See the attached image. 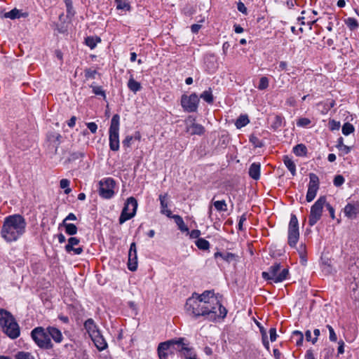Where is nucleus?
Returning a JSON list of instances; mask_svg holds the SVG:
<instances>
[{"mask_svg": "<svg viewBox=\"0 0 359 359\" xmlns=\"http://www.w3.org/2000/svg\"><path fill=\"white\" fill-rule=\"evenodd\" d=\"M339 151V155L343 156L345 154H348L351 152V148L348 146L344 145L342 147H339L337 148Z\"/></svg>", "mask_w": 359, "mask_h": 359, "instance_id": "5fc2aeb1", "label": "nucleus"}, {"mask_svg": "<svg viewBox=\"0 0 359 359\" xmlns=\"http://www.w3.org/2000/svg\"><path fill=\"white\" fill-rule=\"evenodd\" d=\"M341 127V124L339 121H335L334 119L329 121V128L331 130H339Z\"/></svg>", "mask_w": 359, "mask_h": 359, "instance_id": "8fccbe9b", "label": "nucleus"}, {"mask_svg": "<svg viewBox=\"0 0 359 359\" xmlns=\"http://www.w3.org/2000/svg\"><path fill=\"white\" fill-rule=\"evenodd\" d=\"M48 332L50 339H52L55 343H61L63 340V336L61 331L57 327L53 326L48 327Z\"/></svg>", "mask_w": 359, "mask_h": 359, "instance_id": "a211bd4d", "label": "nucleus"}, {"mask_svg": "<svg viewBox=\"0 0 359 359\" xmlns=\"http://www.w3.org/2000/svg\"><path fill=\"white\" fill-rule=\"evenodd\" d=\"M214 257L215 259L221 258L228 263L235 261L237 257L235 254L229 252H217L215 253Z\"/></svg>", "mask_w": 359, "mask_h": 359, "instance_id": "6ab92c4d", "label": "nucleus"}, {"mask_svg": "<svg viewBox=\"0 0 359 359\" xmlns=\"http://www.w3.org/2000/svg\"><path fill=\"white\" fill-rule=\"evenodd\" d=\"M84 327L87 330L90 337L100 331L92 318H89L86 320L84 323Z\"/></svg>", "mask_w": 359, "mask_h": 359, "instance_id": "5701e85b", "label": "nucleus"}, {"mask_svg": "<svg viewBox=\"0 0 359 359\" xmlns=\"http://www.w3.org/2000/svg\"><path fill=\"white\" fill-rule=\"evenodd\" d=\"M297 251L301 259H303L306 257V246L304 244H301L299 246Z\"/></svg>", "mask_w": 359, "mask_h": 359, "instance_id": "bf43d9fd", "label": "nucleus"}, {"mask_svg": "<svg viewBox=\"0 0 359 359\" xmlns=\"http://www.w3.org/2000/svg\"><path fill=\"white\" fill-rule=\"evenodd\" d=\"M15 359H35V357L29 352L18 351L14 356Z\"/></svg>", "mask_w": 359, "mask_h": 359, "instance_id": "58836bf2", "label": "nucleus"}, {"mask_svg": "<svg viewBox=\"0 0 359 359\" xmlns=\"http://www.w3.org/2000/svg\"><path fill=\"white\" fill-rule=\"evenodd\" d=\"M187 132L191 135H203L205 132L204 127L198 123H192L187 128Z\"/></svg>", "mask_w": 359, "mask_h": 359, "instance_id": "b1692460", "label": "nucleus"}, {"mask_svg": "<svg viewBox=\"0 0 359 359\" xmlns=\"http://www.w3.org/2000/svg\"><path fill=\"white\" fill-rule=\"evenodd\" d=\"M170 218H172L175 220L176 224L178 226V229L182 232H189V228L184 224V220L181 216L178 215H171Z\"/></svg>", "mask_w": 359, "mask_h": 359, "instance_id": "393cba45", "label": "nucleus"}, {"mask_svg": "<svg viewBox=\"0 0 359 359\" xmlns=\"http://www.w3.org/2000/svg\"><path fill=\"white\" fill-rule=\"evenodd\" d=\"M246 219H247V217H246V215L245 214H243L240 217L239 222H238V229L240 231L243 230V224L244 222L246 221Z\"/></svg>", "mask_w": 359, "mask_h": 359, "instance_id": "338daca9", "label": "nucleus"}, {"mask_svg": "<svg viewBox=\"0 0 359 359\" xmlns=\"http://www.w3.org/2000/svg\"><path fill=\"white\" fill-rule=\"evenodd\" d=\"M184 307L188 315L195 318L203 317L210 322L223 320L227 314L226 309L211 290H205L201 294L194 292L187 299Z\"/></svg>", "mask_w": 359, "mask_h": 359, "instance_id": "f257e3e1", "label": "nucleus"}, {"mask_svg": "<svg viewBox=\"0 0 359 359\" xmlns=\"http://www.w3.org/2000/svg\"><path fill=\"white\" fill-rule=\"evenodd\" d=\"M319 189V178L314 173L309 174V183L306 196L307 202H311L316 197Z\"/></svg>", "mask_w": 359, "mask_h": 359, "instance_id": "f8f14e48", "label": "nucleus"}, {"mask_svg": "<svg viewBox=\"0 0 359 359\" xmlns=\"http://www.w3.org/2000/svg\"><path fill=\"white\" fill-rule=\"evenodd\" d=\"M169 342H161L158 346V355L160 359H168V354L167 353L169 351Z\"/></svg>", "mask_w": 359, "mask_h": 359, "instance_id": "412c9836", "label": "nucleus"}, {"mask_svg": "<svg viewBox=\"0 0 359 359\" xmlns=\"http://www.w3.org/2000/svg\"><path fill=\"white\" fill-rule=\"evenodd\" d=\"M182 359H198L196 353L192 348L187 346L180 354Z\"/></svg>", "mask_w": 359, "mask_h": 359, "instance_id": "cd10ccee", "label": "nucleus"}, {"mask_svg": "<svg viewBox=\"0 0 359 359\" xmlns=\"http://www.w3.org/2000/svg\"><path fill=\"white\" fill-rule=\"evenodd\" d=\"M90 338L98 350L103 351L107 348V344L100 331L92 335Z\"/></svg>", "mask_w": 359, "mask_h": 359, "instance_id": "f3484780", "label": "nucleus"}, {"mask_svg": "<svg viewBox=\"0 0 359 359\" xmlns=\"http://www.w3.org/2000/svg\"><path fill=\"white\" fill-rule=\"evenodd\" d=\"M127 86L128 88L134 93L140 91L142 88L140 83L136 81L133 75L130 76Z\"/></svg>", "mask_w": 359, "mask_h": 359, "instance_id": "a878e982", "label": "nucleus"}, {"mask_svg": "<svg viewBox=\"0 0 359 359\" xmlns=\"http://www.w3.org/2000/svg\"><path fill=\"white\" fill-rule=\"evenodd\" d=\"M97 73V72L96 70H93L91 69H87L85 70V76L86 79H95Z\"/></svg>", "mask_w": 359, "mask_h": 359, "instance_id": "6e6d98bb", "label": "nucleus"}, {"mask_svg": "<svg viewBox=\"0 0 359 359\" xmlns=\"http://www.w3.org/2000/svg\"><path fill=\"white\" fill-rule=\"evenodd\" d=\"M326 203V197L320 196L311 206L309 217V224L311 226L315 225L321 218L323 210Z\"/></svg>", "mask_w": 359, "mask_h": 359, "instance_id": "6e6552de", "label": "nucleus"}, {"mask_svg": "<svg viewBox=\"0 0 359 359\" xmlns=\"http://www.w3.org/2000/svg\"><path fill=\"white\" fill-rule=\"evenodd\" d=\"M31 337L39 348L46 350L52 349L53 348V344L48 332V327L46 328L43 327H35L31 332Z\"/></svg>", "mask_w": 359, "mask_h": 359, "instance_id": "39448f33", "label": "nucleus"}, {"mask_svg": "<svg viewBox=\"0 0 359 359\" xmlns=\"http://www.w3.org/2000/svg\"><path fill=\"white\" fill-rule=\"evenodd\" d=\"M90 87L92 88L93 89V93L96 95H100L102 96L104 99H106V94H105V92L104 90L102 89V88L101 86H93V85H91Z\"/></svg>", "mask_w": 359, "mask_h": 359, "instance_id": "49530a36", "label": "nucleus"}, {"mask_svg": "<svg viewBox=\"0 0 359 359\" xmlns=\"http://www.w3.org/2000/svg\"><path fill=\"white\" fill-rule=\"evenodd\" d=\"M250 142L254 145L255 147L261 148L264 146L262 141L254 135L250 137Z\"/></svg>", "mask_w": 359, "mask_h": 359, "instance_id": "de8ad7c7", "label": "nucleus"}, {"mask_svg": "<svg viewBox=\"0 0 359 359\" xmlns=\"http://www.w3.org/2000/svg\"><path fill=\"white\" fill-rule=\"evenodd\" d=\"M237 9L238 10V11H240L241 13H243V14H247L248 13V10H247V8L246 6H245V4L241 2V1H239L238 4H237Z\"/></svg>", "mask_w": 359, "mask_h": 359, "instance_id": "680f3d73", "label": "nucleus"}, {"mask_svg": "<svg viewBox=\"0 0 359 359\" xmlns=\"http://www.w3.org/2000/svg\"><path fill=\"white\" fill-rule=\"evenodd\" d=\"M262 278L266 280H271L275 283L285 280L289 276L288 269H281L280 263H275L269 268L268 271H263Z\"/></svg>", "mask_w": 359, "mask_h": 359, "instance_id": "20e7f679", "label": "nucleus"}, {"mask_svg": "<svg viewBox=\"0 0 359 359\" xmlns=\"http://www.w3.org/2000/svg\"><path fill=\"white\" fill-rule=\"evenodd\" d=\"M61 135L59 133H53L48 135V140L50 142H57L60 143Z\"/></svg>", "mask_w": 359, "mask_h": 359, "instance_id": "13d9d810", "label": "nucleus"}, {"mask_svg": "<svg viewBox=\"0 0 359 359\" xmlns=\"http://www.w3.org/2000/svg\"><path fill=\"white\" fill-rule=\"evenodd\" d=\"M70 182L67 179H62L60 182V187L61 189H65V193L66 194H69L72 189L69 187Z\"/></svg>", "mask_w": 359, "mask_h": 359, "instance_id": "37998d69", "label": "nucleus"}, {"mask_svg": "<svg viewBox=\"0 0 359 359\" xmlns=\"http://www.w3.org/2000/svg\"><path fill=\"white\" fill-rule=\"evenodd\" d=\"M213 205L217 211L226 212L227 210V205L224 200L216 201L213 203Z\"/></svg>", "mask_w": 359, "mask_h": 359, "instance_id": "ea45409f", "label": "nucleus"}, {"mask_svg": "<svg viewBox=\"0 0 359 359\" xmlns=\"http://www.w3.org/2000/svg\"><path fill=\"white\" fill-rule=\"evenodd\" d=\"M345 182L344 177L341 175H337L334 177L333 183L335 187H340Z\"/></svg>", "mask_w": 359, "mask_h": 359, "instance_id": "09e8293b", "label": "nucleus"}, {"mask_svg": "<svg viewBox=\"0 0 359 359\" xmlns=\"http://www.w3.org/2000/svg\"><path fill=\"white\" fill-rule=\"evenodd\" d=\"M128 268L131 271H136L137 268V252H128Z\"/></svg>", "mask_w": 359, "mask_h": 359, "instance_id": "aec40b11", "label": "nucleus"}, {"mask_svg": "<svg viewBox=\"0 0 359 359\" xmlns=\"http://www.w3.org/2000/svg\"><path fill=\"white\" fill-rule=\"evenodd\" d=\"M133 139V137L131 135L126 136V138L122 142L123 146L124 147H130L131 142H132Z\"/></svg>", "mask_w": 359, "mask_h": 359, "instance_id": "e2e57ef3", "label": "nucleus"}, {"mask_svg": "<svg viewBox=\"0 0 359 359\" xmlns=\"http://www.w3.org/2000/svg\"><path fill=\"white\" fill-rule=\"evenodd\" d=\"M189 236L191 238H200L199 236H201V231L198 229L192 230L189 233Z\"/></svg>", "mask_w": 359, "mask_h": 359, "instance_id": "69168bd1", "label": "nucleus"}, {"mask_svg": "<svg viewBox=\"0 0 359 359\" xmlns=\"http://www.w3.org/2000/svg\"><path fill=\"white\" fill-rule=\"evenodd\" d=\"M293 153L297 156H304L307 154V148L303 144H298L293 147Z\"/></svg>", "mask_w": 359, "mask_h": 359, "instance_id": "c756f323", "label": "nucleus"}, {"mask_svg": "<svg viewBox=\"0 0 359 359\" xmlns=\"http://www.w3.org/2000/svg\"><path fill=\"white\" fill-rule=\"evenodd\" d=\"M344 213L349 219H354L359 213V203H348L344 208Z\"/></svg>", "mask_w": 359, "mask_h": 359, "instance_id": "2eb2a0df", "label": "nucleus"}, {"mask_svg": "<svg viewBox=\"0 0 359 359\" xmlns=\"http://www.w3.org/2000/svg\"><path fill=\"white\" fill-rule=\"evenodd\" d=\"M327 329L329 330V332H330V336H329L330 340L331 341H336L337 340V337L336 333L334 332V329L330 325H327Z\"/></svg>", "mask_w": 359, "mask_h": 359, "instance_id": "603ef678", "label": "nucleus"}, {"mask_svg": "<svg viewBox=\"0 0 359 359\" xmlns=\"http://www.w3.org/2000/svg\"><path fill=\"white\" fill-rule=\"evenodd\" d=\"M101 41V39L100 37L97 36H88L85 39V43L86 46L90 48V49H93L95 48L97 44Z\"/></svg>", "mask_w": 359, "mask_h": 359, "instance_id": "473e14b6", "label": "nucleus"}, {"mask_svg": "<svg viewBox=\"0 0 359 359\" xmlns=\"http://www.w3.org/2000/svg\"><path fill=\"white\" fill-rule=\"evenodd\" d=\"M305 359H316L312 349H309L306 351L305 354Z\"/></svg>", "mask_w": 359, "mask_h": 359, "instance_id": "774afa93", "label": "nucleus"}, {"mask_svg": "<svg viewBox=\"0 0 359 359\" xmlns=\"http://www.w3.org/2000/svg\"><path fill=\"white\" fill-rule=\"evenodd\" d=\"M0 327L3 332L11 339L20 336V327L11 313L5 309H0Z\"/></svg>", "mask_w": 359, "mask_h": 359, "instance_id": "7ed1b4c3", "label": "nucleus"}, {"mask_svg": "<svg viewBox=\"0 0 359 359\" xmlns=\"http://www.w3.org/2000/svg\"><path fill=\"white\" fill-rule=\"evenodd\" d=\"M84 157V153L81 151L72 152L69 154L68 158L65 161V163H72L78 159H81Z\"/></svg>", "mask_w": 359, "mask_h": 359, "instance_id": "e433bc0d", "label": "nucleus"}, {"mask_svg": "<svg viewBox=\"0 0 359 359\" xmlns=\"http://www.w3.org/2000/svg\"><path fill=\"white\" fill-rule=\"evenodd\" d=\"M115 181L113 178L107 177L104 180H102L99 182L100 189L99 194L100 196L106 199H109L112 198L114 195V187H115Z\"/></svg>", "mask_w": 359, "mask_h": 359, "instance_id": "9b49d317", "label": "nucleus"}, {"mask_svg": "<svg viewBox=\"0 0 359 359\" xmlns=\"http://www.w3.org/2000/svg\"><path fill=\"white\" fill-rule=\"evenodd\" d=\"M269 79L266 76H262L259 80V83L257 88L260 90H265L269 87Z\"/></svg>", "mask_w": 359, "mask_h": 359, "instance_id": "c03bdc74", "label": "nucleus"}, {"mask_svg": "<svg viewBox=\"0 0 359 359\" xmlns=\"http://www.w3.org/2000/svg\"><path fill=\"white\" fill-rule=\"evenodd\" d=\"M344 22L351 31H353L358 27V22L357 20L353 18H348L344 20Z\"/></svg>", "mask_w": 359, "mask_h": 359, "instance_id": "4c0bfd02", "label": "nucleus"}, {"mask_svg": "<svg viewBox=\"0 0 359 359\" xmlns=\"http://www.w3.org/2000/svg\"><path fill=\"white\" fill-rule=\"evenodd\" d=\"M27 222L18 214L9 215L4 219L1 230V237L7 242L16 241L25 232Z\"/></svg>", "mask_w": 359, "mask_h": 359, "instance_id": "f03ea898", "label": "nucleus"}, {"mask_svg": "<svg viewBox=\"0 0 359 359\" xmlns=\"http://www.w3.org/2000/svg\"><path fill=\"white\" fill-rule=\"evenodd\" d=\"M184 338L174 339L171 340L166 341L165 342H169V348L175 350L181 354L182 352L185 349L187 345L184 342Z\"/></svg>", "mask_w": 359, "mask_h": 359, "instance_id": "4468645a", "label": "nucleus"}, {"mask_svg": "<svg viewBox=\"0 0 359 359\" xmlns=\"http://www.w3.org/2000/svg\"><path fill=\"white\" fill-rule=\"evenodd\" d=\"M250 122V120L248 118V115L246 114H241L239 116V117L237 118L235 125L237 128H241L246 125H248Z\"/></svg>", "mask_w": 359, "mask_h": 359, "instance_id": "7c9ffc66", "label": "nucleus"}, {"mask_svg": "<svg viewBox=\"0 0 359 359\" xmlns=\"http://www.w3.org/2000/svg\"><path fill=\"white\" fill-rule=\"evenodd\" d=\"M66 7L67 15H74L73 5L72 0H64Z\"/></svg>", "mask_w": 359, "mask_h": 359, "instance_id": "864d4df0", "label": "nucleus"}, {"mask_svg": "<svg viewBox=\"0 0 359 359\" xmlns=\"http://www.w3.org/2000/svg\"><path fill=\"white\" fill-rule=\"evenodd\" d=\"M60 226H63L65 228V232L69 236H73L77 233V227L74 224L65 223V221H62Z\"/></svg>", "mask_w": 359, "mask_h": 359, "instance_id": "c85d7f7f", "label": "nucleus"}, {"mask_svg": "<svg viewBox=\"0 0 359 359\" xmlns=\"http://www.w3.org/2000/svg\"><path fill=\"white\" fill-rule=\"evenodd\" d=\"M137 208V201L134 197H130L127 199L126 203L121 211L118 219L120 224H123L127 220L133 218Z\"/></svg>", "mask_w": 359, "mask_h": 359, "instance_id": "1a4fd4ad", "label": "nucleus"}, {"mask_svg": "<svg viewBox=\"0 0 359 359\" xmlns=\"http://www.w3.org/2000/svg\"><path fill=\"white\" fill-rule=\"evenodd\" d=\"M117 10H123L129 11L131 8L128 0H115Z\"/></svg>", "mask_w": 359, "mask_h": 359, "instance_id": "2f4dec72", "label": "nucleus"}, {"mask_svg": "<svg viewBox=\"0 0 359 359\" xmlns=\"http://www.w3.org/2000/svg\"><path fill=\"white\" fill-rule=\"evenodd\" d=\"M159 201L161 204V213L171 217L172 212L168 209V194L159 195Z\"/></svg>", "mask_w": 359, "mask_h": 359, "instance_id": "dca6fc26", "label": "nucleus"}, {"mask_svg": "<svg viewBox=\"0 0 359 359\" xmlns=\"http://www.w3.org/2000/svg\"><path fill=\"white\" fill-rule=\"evenodd\" d=\"M311 123V120L308 118H300L297 122V125L299 127H306Z\"/></svg>", "mask_w": 359, "mask_h": 359, "instance_id": "3c124183", "label": "nucleus"}, {"mask_svg": "<svg viewBox=\"0 0 359 359\" xmlns=\"http://www.w3.org/2000/svg\"><path fill=\"white\" fill-rule=\"evenodd\" d=\"M292 339H296V344L298 346H300L303 344L304 341V335L302 332L295 330L292 332Z\"/></svg>", "mask_w": 359, "mask_h": 359, "instance_id": "a19ab883", "label": "nucleus"}, {"mask_svg": "<svg viewBox=\"0 0 359 359\" xmlns=\"http://www.w3.org/2000/svg\"><path fill=\"white\" fill-rule=\"evenodd\" d=\"M80 240L76 237H70L68 239V243L65 245V248L67 253L71 255H81L83 249L82 247L73 248V246H76L79 244Z\"/></svg>", "mask_w": 359, "mask_h": 359, "instance_id": "ddd939ff", "label": "nucleus"}, {"mask_svg": "<svg viewBox=\"0 0 359 359\" xmlns=\"http://www.w3.org/2000/svg\"><path fill=\"white\" fill-rule=\"evenodd\" d=\"M199 101V97L195 93L190 95L184 94L181 97V106L186 112H196L198 110Z\"/></svg>", "mask_w": 359, "mask_h": 359, "instance_id": "9d476101", "label": "nucleus"}, {"mask_svg": "<svg viewBox=\"0 0 359 359\" xmlns=\"http://www.w3.org/2000/svg\"><path fill=\"white\" fill-rule=\"evenodd\" d=\"M261 165L259 163H253L249 168V175L253 180H257L260 177Z\"/></svg>", "mask_w": 359, "mask_h": 359, "instance_id": "4be33fe9", "label": "nucleus"}, {"mask_svg": "<svg viewBox=\"0 0 359 359\" xmlns=\"http://www.w3.org/2000/svg\"><path fill=\"white\" fill-rule=\"evenodd\" d=\"M334 348L332 347L325 348L320 353V356L323 357L325 359H329L332 356L334 353Z\"/></svg>", "mask_w": 359, "mask_h": 359, "instance_id": "a18cd8bd", "label": "nucleus"}, {"mask_svg": "<svg viewBox=\"0 0 359 359\" xmlns=\"http://www.w3.org/2000/svg\"><path fill=\"white\" fill-rule=\"evenodd\" d=\"M341 130L342 133L347 136L354 132L355 128L351 123L346 122L343 125Z\"/></svg>", "mask_w": 359, "mask_h": 359, "instance_id": "79ce46f5", "label": "nucleus"}, {"mask_svg": "<svg viewBox=\"0 0 359 359\" xmlns=\"http://www.w3.org/2000/svg\"><path fill=\"white\" fill-rule=\"evenodd\" d=\"M4 16L6 18H10V19L14 20V19L20 18L21 16H25V15L21 14L18 9L13 8L11 11L5 13Z\"/></svg>", "mask_w": 359, "mask_h": 359, "instance_id": "72a5a7b5", "label": "nucleus"}, {"mask_svg": "<svg viewBox=\"0 0 359 359\" xmlns=\"http://www.w3.org/2000/svg\"><path fill=\"white\" fill-rule=\"evenodd\" d=\"M299 238V222L295 215L292 214L288 225L287 243L291 248L296 247Z\"/></svg>", "mask_w": 359, "mask_h": 359, "instance_id": "0eeeda50", "label": "nucleus"}, {"mask_svg": "<svg viewBox=\"0 0 359 359\" xmlns=\"http://www.w3.org/2000/svg\"><path fill=\"white\" fill-rule=\"evenodd\" d=\"M321 269L324 273H327V274L332 273V270H333L332 266L327 262L323 263L322 264Z\"/></svg>", "mask_w": 359, "mask_h": 359, "instance_id": "4d7b16f0", "label": "nucleus"}, {"mask_svg": "<svg viewBox=\"0 0 359 359\" xmlns=\"http://www.w3.org/2000/svg\"><path fill=\"white\" fill-rule=\"evenodd\" d=\"M283 162L292 176L296 175V165L294 161L287 156H283Z\"/></svg>", "mask_w": 359, "mask_h": 359, "instance_id": "bb28decb", "label": "nucleus"}, {"mask_svg": "<svg viewBox=\"0 0 359 359\" xmlns=\"http://www.w3.org/2000/svg\"><path fill=\"white\" fill-rule=\"evenodd\" d=\"M87 128L92 133H95L97 130V126L94 122H90L86 123Z\"/></svg>", "mask_w": 359, "mask_h": 359, "instance_id": "052dcab7", "label": "nucleus"}, {"mask_svg": "<svg viewBox=\"0 0 359 359\" xmlns=\"http://www.w3.org/2000/svg\"><path fill=\"white\" fill-rule=\"evenodd\" d=\"M201 98H202L204 101L208 102V104H212L214 101V97L212 93L211 88H209L208 90L203 91L201 96Z\"/></svg>", "mask_w": 359, "mask_h": 359, "instance_id": "f704fd0d", "label": "nucleus"}, {"mask_svg": "<svg viewBox=\"0 0 359 359\" xmlns=\"http://www.w3.org/2000/svg\"><path fill=\"white\" fill-rule=\"evenodd\" d=\"M119 115L114 114L111 120L109 129V148L114 151H117L119 149Z\"/></svg>", "mask_w": 359, "mask_h": 359, "instance_id": "423d86ee", "label": "nucleus"}, {"mask_svg": "<svg viewBox=\"0 0 359 359\" xmlns=\"http://www.w3.org/2000/svg\"><path fill=\"white\" fill-rule=\"evenodd\" d=\"M270 339L271 341H274L276 340L277 334L276 329L274 327H271L269 330Z\"/></svg>", "mask_w": 359, "mask_h": 359, "instance_id": "0e129e2a", "label": "nucleus"}, {"mask_svg": "<svg viewBox=\"0 0 359 359\" xmlns=\"http://www.w3.org/2000/svg\"><path fill=\"white\" fill-rule=\"evenodd\" d=\"M196 245L200 250H206L210 248V243L204 238H198L195 242Z\"/></svg>", "mask_w": 359, "mask_h": 359, "instance_id": "c9c22d12", "label": "nucleus"}]
</instances>
